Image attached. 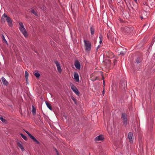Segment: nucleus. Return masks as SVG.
Segmentation results:
<instances>
[{"mask_svg": "<svg viewBox=\"0 0 155 155\" xmlns=\"http://www.w3.org/2000/svg\"><path fill=\"white\" fill-rule=\"evenodd\" d=\"M71 90L77 94V95L79 96L80 94V93L77 89V88L73 84L71 85Z\"/></svg>", "mask_w": 155, "mask_h": 155, "instance_id": "4", "label": "nucleus"}, {"mask_svg": "<svg viewBox=\"0 0 155 155\" xmlns=\"http://www.w3.org/2000/svg\"><path fill=\"white\" fill-rule=\"evenodd\" d=\"M54 62L55 64H56L57 68H58V67H60L61 66L60 64V63L57 60L54 61Z\"/></svg>", "mask_w": 155, "mask_h": 155, "instance_id": "22", "label": "nucleus"}, {"mask_svg": "<svg viewBox=\"0 0 155 155\" xmlns=\"http://www.w3.org/2000/svg\"><path fill=\"white\" fill-rule=\"evenodd\" d=\"M125 54V52H124L123 51H120V52L119 54V55L121 54L122 55H124Z\"/></svg>", "mask_w": 155, "mask_h": 155, "instance_id": "35", "label": "nucleus"}, {"mask_svg": "<svg viewBox=\"0 0 155 155\" xmlns=\"http://www.w3.org/2000/svg\"><path fill=\"white\" fill-rule=\"evenodd\" d=\"M84 42L85 47V50L86 51L88 52L91 50V43L89 41H87L84 40Z\"/></svg>", "mask_w": 155, "mask_h": 155, "instance_id": "1", "label": "nucleus"}, {"mask_svg": "<svg viewBox=\"0 0 155 155\" xmlns=\"http://www.w3.org/2000/svg\"><path fill=\"white\" fill-rule=\"evenodd\" d=\"M71 99H72V100L74 102L75 104H76L77 102L76 101V99L74 98V97H73V96L71 97Z\"/></svg>", "mask_w": 155, "mask_h": 155, "instance_id": "33", "label": "nucleus"}, {"mask_svg": "<svg viewBox=\"0 0 155 155\" xmlns=\"http://www.w3.org/2000/svg\"><path fill=\"white\" fill-rule=\"evenodd\" d=\"M55 150L56 151V152L57 155H59L58 151H57L56 149H55Z\"/></svg>", "mask_w": 155, "mask_h": 155, "instance_id": "40", "label": "nucleus"}, {"mask_svg": "<svg viewBox=\"0 0 155 155\" xmlns=\"http://www.w3.org/2000/svg\"><path fill=\"white\" fill-rule=\"evenodd\" d=\"M141 19H143V17H142V16L141 17Z\"/></svg>", "mask_w": 155, "mask_h": 155, "instance_id": "45", "label": "nucleus"}, {"mask_svg": "<svg viewBox=\"0 0 155 155\" xmlns=\"http://www.w3.org/2000/svg\"><path fill=\"white\" fill-rule=\"evenodd\" d=\"M108 129H109V127H108V128H107L108 130Z\"/></svg>", "mask_w": 155, "mask_h": 155, "instance_id": "47", "label": "nucleus"}, {"mask_svg": "<svg viewBox=\"0 0 155 155\" xmlns=\"http://www.w3.org/2000/svg\"><path fill=\"white\" fill-rule=\"evenodd\" d=\"M141 60L142 59L140 57H138L137 59L136 62L137 63H139L141 62Z\"/></svg>", "mask_w": 155, "mask_h": 155, "instance_id": "25", "label": "nucleus"}, {"mask_svg": "<svg viewBox=\"0 0 155 155\" xmlns=\"http://www.w3.org/2000/svg\"><path fill=\"white\" fill-rule=\"evenodd\" d=\"M128 138L130 143H132L134 139L133 134L132 133L129 132L128 134Z\"/></svg>", "mask_w": 155, "mask_h": 155, "instance_id": "5", "label": "nucleus"}, {"mask_svg": "<svg viewBox=\"0 0 155 155\" xmlns=\"http://www.w3.org/2000/svg\"><path fill=\"white\" fill-rule=\"evenodd\" d=\"M2 36L3 41L6 44H8L7 41L5 39V37L4 36V35L3 34L2 35Z\"/></svg>", "mask_w": 155, "mask_h": 155, "instance_id": "26", "label": "nucleus"}, {"mask_svg": "<svg viewBox=\"0 0 155 155\" xmlns=\"http://www.w3.org/2000/svg\"><path fill=\"white\" fill-rule=\"evenodd\" d=\"M125 78H122L120 81V87L124 91H125Z\"/></svg>", "mask_w": 155, "mask_h": 155, "instance_id": "3", "label": "nucleus"}, {"mask_svg": "<svg viewBox=\"0 0 155 155\" xmlns=\"http://www.w3.org/2000/svg\"><path fill=\"white\" fill-rule=\"evenodd\" d=\"M19 24L20 25L19 29L20 31L22 33L24 36H27V33L24 26L23 24L22 23V22H20Z\"/></svg>", "mask_w": 155, "mask_h": 155, "instance_id": "2", "label": "nucleus"}, {"mask_svg": "<svg viewBox=\"0 0 155 155\" xmlns=\"http://www.w3.org/2000/svg\"><path fill=\"white\" fill-rule=\"evenodd\" d=\"M134 2H135L137 4H138L137 0H133Z\"/></svg>", "mask_w": 155, "mask_h": 155, "instance_id": "39", "label": "nucleus"}, {"mask_svg": "<svg viewBox=\"0 0 155 155\" xmlns=\"http://www.w3.org/2000/svg\"><path fill=\"white\" fill-rule=\"evenodd\" d=\"M7 15L5 13H4L2 15L1 18V21L2 23L4 24L5 23L6 20L5 18H7Z\"/></svg>", "mask_w": 155, "mask_h": 155, "instance_id": "10", "label": "nucleus"}, {"mask_svg": "<svg viewBox=\"0 0 155 155\" xmlns=\"http://www.w3.org/2000/svg\"><path fill=\"white\" fill-rule=\"evenodd\" d=\"M108 61L109 62H110V60H109Z\"/></svg>", "mask_w": 155, "mask_h": 155, "instance_id": "46", "label": "nucleus"}, {"mask_svg": "<svg viewBox=\"0 0 155 155\" xmlns=\"http://www.w3.org/2000/svg\"><path fill=\"white\" fill-rule=\"evenodd\" d=\"M102 78H103V80H104V81H103V83H104V78L103 76L102 77Z\"/></svg>", "mask_w": 155, "mask_h": 155, "instance_id": "42", "label": "nucleus"}, {"mask_svg": "<svg viewBox=\"0 0 155 155\" xmlns=\"http://www.w3.org/2000/svg\"><path fill=\"white\" fill-rule=\"evenodd\" d=\"M124 0L125 2H126V1L125 0Z\"/></svg>", "mask_w": 155, "mask_h": 155, "instance_id": "48", "label": "nucleus"}, {"mask_svg": "<svg viewBox=\"0 0 155 155\" xmlns=\"http://www.w3.org/2000/svg\"><path fill=\"white\" fill-rule=\"evenodd\" d=\"M38 118L39 119L40 121L41 122H43V121H42L41 119V116L39 114H38Z\"/></svg>", "mask_w": 155, "mask_h": 155, "instance_id": "37", "label": "nucleus"}, {"mask_svg": "<svg viewBox=\"0 0 155 155\" xmlns=\"http://www.w3.org/2000/svg\"><path fill=\"white\" fill-rule=\"evenodd\" d=\"M133 28L131 26H127V33H128L130 35H131L133 33Z\"/></svg>", "mask_w": 155, "mask_h": 155, "instance_id": "6", "label": "nucleus"}, {"mask_svg": "<svg viewBox=\"0 0 155 155\" xmlns=\"http://www.w3.org/2000/svg\"><path fill=\"white\" fill-rule=\"evenodd\" d=\"M57 68V70H58V72L60 73H61L62 71V69H61V66L60 67Z\"/></svg>", "mask_w": 155, "mask_h": 155, "instance_id": "32", "label": "nucleus"}, {"mask_svg": "<svg viewBox=\"0 0 155 155\" xmlns=\"http://www.w3.org/2000/svg\"><path fill=\"white\" fill-rule=\"evenodd\" d=\"M108 1L109 4V6L111 8H112V0H108Z\"/></svg>", "mask_w": 155, "mask_h": 155, "instance_id": "31", "label": "nucleus"}, {"mask_svg": "<svg viewBox=\"0 0 155 155\" xmlns=\"http://www.w3.org/2000/svg\"><path fill=\"white\" fill-rule=\"evenodd\" d=\"M117 61L116 59H114L113 60V64L114 65H115L117 64Z\"/></svg>", "mask_w": 155, "mask_h": 155, "instance_id": "36", "label": "nucleus"}, {"mask_svg": "<svg viewBox=\"0 0 155 155\" xmlns=\"http://www.w3.org/2000/svg\"><path fill=\"white\" fill-rule=\"evenodd\" d=\"M95 29L93 26L90 27V31L91 35H93L94 34Z\"/></svg>", "mask_w": 155, "mask_h": 155, "instance_id": "20", "label": "nucleus"}, {"mask_svg": "<svg viewBox=\"0 0 155 155\" xmlns=\"http://www.w3.org/2000/svg\"><path fill=\"white\" fill-rule=\"evenodd\" d=\"M126 26L125 25H123L121 28L120 31L121 32L124 33H126Z\"/></svg>", "mask_w": 155, "mask_h": 155, "instance_id": "15", "label": "nucleus"}, {"mask_svg": "<svg viewBox=\"0 0 155 155\" xmlns=\"http://www.w3.org/2000/svg\"><path fill=\"white\" fill-rule=\"evenodd\" d=\"M35 76L37 78H39L40 76V74L38 72V71H36L34 73Z\"/></svg>", "mask_w": 155, "mask_h": 155, "instance_id": "18", "label": "nucleus"}, {"mask_svg": "<svg viewBox=\"0 0 155 155\" xmlns=\"http://www.w3.org/2000/svg\"><path fill=\"white\" fill-rule=\"evenodd\" d=\"M45 104L47 105V107L50 110H52V108L51 106V105L47 101H46Z\"/></svg>", "mask_w": 155, "mask_h": 155, "instance_id": "19", "label": "nucleus"}, {"mask_svg": "<svg viewBox=\"0 0 155 155\" xmlns=\"http://www.w3.org/2000/svg\"><path fill=\"white\" fill-rule=\"evenodd\" d=\"M101 47V45H98L97 47L96 50L97 51L99 48Z\"/></svg>", "mask_w": 155, "mask_h": 155, "instance_id": "38", "label": "nucleus"}, {"mask_svg": "<svg viewBox=\"0 0 155 155\" xmlns=\"http://www.w3.org/2000/svg\"><path fill=\"white\" fill-rule=\"evenodd\" d=\"M41 9H42L44 10V7L43 6L41 8Z\"/></svg>", "mask_w": 155, "mask_h": 155, "instance_id": "43", "label": "nucleus"}, {"mask_svg": "<svg viewBox=\"0 0 155 155\" xmlns=\"http://www.w3.org/2000/svg\"><path fill=\"white\" fill-rule=\"evenodd\" d=\"M102 94L103 95H104V90L102 92Z\"/></svg>", "mask_w": 155, "mask_h": 155, "instance_id": "41", "label": "nucleus"}, {"mask_svg": "<svg viewBox=\"0 0 155 155\" xmlns=\"http://www.w3.org/2000/svg\"><path fill=\"white\" fill-rule=\"evenodd\" d=\"M32 112L33 115H34L36 114V110L34 105H32Z\"/></svg>", "mask_w": 155, "mask_h": 155, "instance_id": "21", "label": "nucleus"}, {"mask_svg": "<svg viewBox=\"0 0 155 155\" xmlns=\"http://www.w3.org/2000/svg\"><path fill=\"white\" fill-rule=\"evenodd\" d=\"M6 20L8 23V26L10 27H12L13 26L12 20L10 17L8 16L7 18L6 19Z\"/></svg>", "mask_w": 155, "mask_h": 155, "instance_id": "8", "label": "nucleus"}, {"mask_svg": "<svg viewBox=\"0 0 155 155\" xmlns=\"http://www.w3.org/2000/svg\"><path fill=\"white\" fill-rule=\"evenodd\" d=\"M25 132L27 134L30 138L32 136L28 131L24 130Z\"/></svg>", "mask_w": 155, "mask_h": 155, "instance_id": "34", "label": "nucleus"}, {"mask_svg": "<svg viewBox=\"0 0 155 155\" xmlns=\"http://www.w3.org/2000/svg\"><path fill=\"white\" fill-rule=\"evenodd\" d=\"M120 21H121V22H123V21L121 19H120Z\"/></svg>", "mask_w": 155, "mask_h": 155, "instance_id": "44", "label": "nucleus"}, {"mask_svg": "<svg viewBox=\"0 0 155 155\" xmlns=\"http://www.w3.org/2000/svg\"><path fill=\"white\" fill-rule=\"evenodd\" d=\"M107 36L108 39H111L112 38V35L110 31H107L106 32Z\"/></svg>", "mask_w": 155, "mask_h": 155, "instance_id": "14", "label": "nucleus"}, {"mask_svg": "<svg viewBox=\"0 0 155 155\" xmlns=\"http://www.w3.org/2000/svg\"><path fill=\"white\" fill-rule=\"evenodd\" d=\"M121 121H122L125 127L126 126V114L125 113H123L122 114Z\"/></svg>", "mask_w": 155, "mask_h": 155, "instance_id": "7", "label": "nucleus"}, {"mask_svg": "<svg viewBox=\"0 0 155 155\" xmlns=\"http://www.w3.org/2000/svg\"><path fill=\"white\" fill-rule=\"evenodd\" d=\"M1 80L2 83L4 85L7 86L8 85V82L4 77H2L1 78Z\"/></svg>", "mask_w": 155, "mask_h": 155, "instance_id": "12", "label": "nucleus"}, {"mask_svg": "<svg viewBox=\"0 0 155 155\" xmlns=\"http://www.w3.org/2000/svg\"><path fill=\"white\" fill-rule=\"evenodd\" d=\"M17 146L19 147L21 150L23 151L25 149L21 144L19 142H18L17 143Z\"/></svg>", "mask_w": 155, "mask_h": 155, "instance_id": "17", "label": "nucleus"}, {"mask_svg": "<svg viewBox=\"0 0 155 155\" xmlns=\"http://www.w3.org/2000/svg\"><path fill=\"white\" fill-rule=\"evenodd\" d=\"M31 13L34 14L35 16H38V15L37 14V13L35 11L34 9H31Z\"/></svg>", "mask_w": 155, "mask_h": 155, "instance_id": "27", "label": "nucleus"}, {"mask_svg": "<svg viewBox=\"0 0 155 155\" xmlns=\"http://www.w3.org/2000/svg\"><path fill=\"white\" fill-rule=\"evenodd\" d=\"M20 135H21V137L25 140H27L28 138L27 137L23 134L22 133H20Z\"/></svg>", "mask_w": 155, "mask_h": 155, "instance_id": "24", "label": "nucleus"}, {"mask_svg": "<svg viewBox=\"0 0 155 155\" xmlns=\"http://www.w3.org/2000/svg\"><path fill=\"white\" fill-rule=\"evenodd\" d=\"M30 138L33 141L35 142L36 143L39 144V142L33 136H32Z\"/></svg>", "mask_w": 155, "mask_h": 155, "instance_id": "16", "label": "nucleus"}, {"mask_svg": "<svg viewBox=\"0 0 155 155\" xmlns=\"http://www.w3.org/2000/svg\"><path fill=\"white\" fill-rule=\"evenodd\" d=\"M28 76H29L28 73L27 71H25V78L26 81H28Z\"/></svg>", "mask_w": 155, "mask_h": 155, "instance_id": "28", "label": "nucleus"}, {"mask_svg": "<svg viewBox=\"0 0 155 155\" xmlns=\"http://www.w3.org/2000/svg\"><path fill=\"white\" fill-rule=\"evenodd\" d=\"M0 119L3 123H6V120L5 119L3 118L2 117H0Z\"/></svg>", "mask_w": 155, "mask_h": 155, "instance_id": "30", "label": "nucleus"}, {"mask_svg": "<svg viewBox=\"0 0 155 155\" xmlns=\"http://www.w3.org/2000/svg\"><path fill=\"white\" fill-rule=\"evenodd\" d=\"M104 139V137L102 135H100L96 137L95 138V141H96L99 140H102Z\"/></svg>", "mask_w": 155, "mask_h": 155, "instance_id": "11", "label": "nucleus"}, {"mask_svg": "<svg viewBox=\"0 0 155 155\" xmlns=\"http://www.w3.org/2000/svg\"><path fill=\"white\" fill-rule=\"evenodd\" d=\"M74 65L76 68L80 70L81 68V64L79 61L77 60H75L74 63Z\"/></svg>", "mask_w": 155, "mask_h": 155, "instance_id": "9", "label": "nucleus"}, {"mask_svg": "<svg viewBox=\"0 0 155 155\" xmlns=\"http://www.w3.org/2000/svg\"><path fill=\"white\" fill-rule=\"evenodd\" d=\"M74 79L77 82H79V75L77 73H75L74 75Z\"/></svg>", "mask_w": 155, "mask_h": 155, "instance_id": "13", "label": "nucleus"}, {"mask_svg": "<svg viewBox=\"0 0 155 155\" xmlns=\"http://www.w3.org/2000/svg\"><path fill=\"white\" fill-rule=\"evenodd\" d=\"M99 38L100 39L99 43L101 44L102 42L103 37L101 34H100L99 35Z\"/></svg>", "mask_w": 155, "mask_h": 155, "instance_id": "29", "label": "nucleus"}, {"mask_svg": "<svg viewBox=\"0 0 155 155\" xmlns=\"http://www.w3.org/2000/svg\"><path fill=\"white\" fill-rule=\"evenodd\" d=\"M54 62L55 64H56L57 68H58V67H60L61 66L60 64V63L57 60L54 61Z\"/></svg>", "mask_w": 155, "mask_h": 155, "instance_id": "23", "label": "nucleus"}]
</instances>
